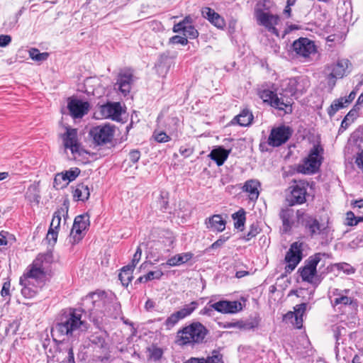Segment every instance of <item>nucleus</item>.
I'll return each mask as SVG.
<instances>
[{"label":"nucleus","instance_id":"f257e3e1","mask_svg":"<svg viewBox=\"0 0 363 363\" xmlns=\"http://www.w3.org/2000/svg\"><path fill=\"white\" fill-rule=\"evenodd\" d=\"M82 312L77 308L63 310L56 318L51 328V336L55 342L61 343L65 340L79 337L86 332L89 324L82 320Z\"/></svg>","mask_w":363,"mask_h":363},{"label":"nucleus","instance_id":"f03ea898","mask_svg":"<svg viewBox=\"0 0 363 363\" xmlns=\"http://www.w3.org/2000/svg\"><path fill=\"white\" fill-rule=\"evenodd\" d=\"M296 217L298 223L304 228L306 233H308L311 238L320 235L325 240L333 239V230L328 223H320L315 216L307 213L305 209L297 210Z\"/></svg>","mask_w":363,"mask_h":363},{"label":"nucleus","instance_id":"7ed1b4c3","mask_svg":"<svg viewBox=\"0 0 363 363\" xmlns=\"http://www.w3.org/2000/svg\"><path fill=\"white\" fill-rule=\"evenodd\" d=\"M308 81L300 78H290L283 80L280 85V91L279 95L283 99H286L290 103H286V114H291L293 112L294 96L296 98L303 95L306 91Z\"/></svg>","mask_w":363,"mask_h":363},{"label":"nucleus","instance_id":"20e7f679","mask_svg":"<svg viewBox=\"0 0 363 363\" xmlns=\"http://www.w3.org/2000/svg\"><path fill=\"white\" fill-rule=\"evenodd\" d=\"M207 333V329L201 323H193L177 332L176 343L180 346L201 343Z\"/></svg>","mask_w":363,"mask_h":363},{"label":"nucleus","instance_id":"39448f33","mask_svg":"<svg viewBox=\"0 0 363 363\" xmlns=\"http://www.w3.org/2000/svg\"><path fill=\"white\" fill-rule=\"evenodd\" d=\"M324 253H315L310 256L306 261L303 267H300L298 272L303 281L308 282L313 286H318L325 277V272L318 273L317 266L320 262Z\"/></svg>","mask_w":363,"mask_h":363},{"label":"nucleus","instance_id":"423d86ee","mask_svg":"<svg viewBox=\"0 0 363 363\" xmlns=\"http://www.w3.org/2000/svg\"><path fill=\"white\" fill-rule=\"evenodd\" d=\"M323 155V146L319 143L314 144L308 156L303 159V164L298 166V172L305 174L318 172L324 160Z\"/></svg>","mask_w":363,"mask_h":363},{"label":"nucleus","instance_id":"0eeeda50","mask_svg":"<svg viewBox=\"0 0 363 363\" xmlns=\"http://www.w3.org/2000/svg\"><path fill=\"white\" fill-rule=\"evenodd\" d=\"M294 56L302 62H308L311 55H315L317 48L314 41L308 38L301 37L294 40L291 46Z\"/></svg>","mask_w":363,"mask_h":363},{"label":"nucleus","instance_id":"6e6552de","mask_svg":"<svg viewBox=\"0 0 363 363\" xmlns=\"http://www.w3.org/2000/svg\"><path fill=\"white\" fill-rule=\"evenodd\" d=\"M308 186V182L303 180L294 182V184L289 187L290 194L286 196V201L289 206L301 205L306 202Z\"/></svg>","mask_w":363,"mask_h":363},{"label":"nucleus","instance_id":"1a4fd4ad","mask_svg":"<svg viewBox=\"0 0 363 363\" xmlns=\"http://www.w3.org/2000/svg\"><path fill=\"white\" fill-rule=\"evenodd\" d=\"M88 298H90L92 301L94 308L91 309L92 313H94V311H97L98 308L101 306L104 307V310H101L102 313H106L108 315H112L113 313H110V306L106 305L107 297L105 291H99L91 293L89 295ZM111 307H113L115 313L114 315L116 316L119 314L121 311V305L119 303L115 301L111 303Z\"/></svg>","mask_w":363,"mask_h":363},{"label":"nucleus","instance_id":"9d476101","mask_svg":"<svg viewBox=\"0 0 363 363\" xmlns=\"http://www.w3.org/2000/svg\"><path fill=\"white\" fill-rule=\"evenodd\" d=\"M89 225L90 221L88 213L76 216L70 232L69 242L73 245L78 244L84 236L83 231L86 230Z\"/></svg>","mask_w":363,"mask_h":363},{"label":"nucleus","instance_id":"9b49d317","mask_svg":"<svg viewBox=\"0 0 363 363\" xmlns=\"http://www.w3.org/2000/svg\"><path fill=\"white\" fill-rule=\"evenodd\" d=\"M114 127L110 125H98L92 128L89 135L93 143L96 146L104 145L110 143L114 135Z\"/></svg>","mask_w":363,"mask_h":363},{"label":"nucleus","instance_id":"f8f14e48","mask_svg":"<svg viewBox=\"0 0 363 363\" xmlns=\"http://www.w3.org/2000/svg\"><path fill=\"white\" fill-rule=\"evenodd\" d=\"M303 258L302 243L293 242L285 255L284 260L287 263L285 267L286 273L292 272Z\"/></svg>","mask_w":363,"mask_h":363},{"label":"nucleus","instance_id":"ddd939ff","mask_svg":"<svg viewBox=\"0 0 363 363\" xmlns=\"http://www.w3.org/2000/svg\"><path fill=\"white\" fill-rule=\"evenodd\" d=\"M62 139L65 149H69L74 157H79L85 152L78 142L76 128L67 127L66 132L62 135Z\"/></svg>","mask_w":363,"mask_h":363},{"label":"nucleus","instance_id":"4468645a","mask_svg":"<svg viewBox=\"0 0 363 363\" xmlns=\"http://www.w3.org/2000/svg\"><path fill=\"white\" fill-rule=\"evenodd\" d=\"M255 13L259 25L264 26L269 32L279 36V31L275 27L279 21V17L277 15L264 12L260 9H255Z\"/></svg>","mask_w":363,"mask_h":363},{"label":"nucleus","instance_id":"2eb2a0df","mask_svg":"<svg viewBox=\"0 0 363 363\" xmlns=\"http://www.w3.org/2000/svg\"><path fill=\"white\" fill-rule=\"evenodd\" d=\"M291 135L292 130L289 126L281 125L273 128L268 138V144L272 147H279L285 143Z\"/></svg>","mask_w":363,"mask_h":363},{"label":"nucleus","instance_id":"dca6fc26","mask_svg":"<svg viewBox=\"0 0 363 363\" xmlns=\"http://www.w3.org/2000/svg\"><path fill=\"white\" fill-rule=\"evenodd\" d=\"M39 260V259H35L21 277H26L27 280L35 279L37 283H45L46 272Z\"/></svg>","mask_w":363,"mask_h":363},{"label":"nucleus","instance_id":"f3484780","mask_svg":"<svg viewBox=\"0 0 363 363\" xmlns=\"http://www.w3.org/2000/svg\"><path fill=\"white\" fill-rule=\"evenodd\" d=\"M259 97L264 103H267L276 109L283 111L286 114V105H288L286 103H290V101H287V99H283L280 95L269 89L260 91Z\"/></svg>","mask_w":363,"mask_h":363},{"label":"nucleus","instance_id":"a211bd4d","mask_svg":"<svg viewBox=\"0 0 363 363\" xmlns=\"http://www.w3.org/2000/svg\"><path fill=\"white\" fill-rule=\"evenodd\" d=\"M67 108L70 115L74 118H80L88 113L90 105L88 101H83L77 99H69Z\"/></svg>","mask_w":363,"mask_h":363},{"label":"nucleus","instance_id":"6ab92c4d","mask_svg":"<svg viewBox=\"0 0 363 363\" xmlns=\"http://www.w3.org/2000/svg\"><path fill=\"white\" fill-rule=\"evenodd\" d=\"M350 61L347 59H342L337 61L336 63L331 65L328 69L330 73L328 75L330 82L333 80V84L335 83V79H341L345 76L349 72L347 71Z\"/></svg>","mask_w":363,"mask_h":363},{"label":"nucleus","instance_id":"aec40b11","mask_svg":"<svg viewBox=\"0 0 363 363\" xmlns=\"http://www.w3.org/2000/svg\"><path fill=\"white\" fill-rule=\"evenodd\" d=\"M19 284L22 286L21 292L26 298H33L38 293L45 283H33L31 280H27L26 277H20Z\"/></svg>","mask_w":363,"mask_h":363},{"label":"nucleus","instance_id":"412c9836","mask_svg":"<svg viewBox=\"0 0 363 363\" xmlns=\"http://www.w3.org/2000/svg\"><path fill=\"white\" fill-rule=\"evenodd\" d=\"M279 216L282 222V233H289L295 223L294 209L291 208H282L280 211Z\"/></svg>","mask_w":363,"mask_h":363},{"label":"nucleus","instance_id":"4be33fe9","mask_svg":"<svg viewBox=\"0 0 363 363\" xmlns=\"http://www.w3.org/2000/svg\"><path fill=\"white\" fill-rule=\"evenodd\" d=\"M133 82V74L130 72H124L119 74L116 84L123 96H125L130 93Z\"/></svg>","mask_w":363,"mask_h":363},{"label":"nucleus","instance_id":"5701e85b","mask_svg":"<svg viewBox=\"0 0 363 363\" xmlns=\"http://www.w3.org/2000/svg\"><path fill=\"white\" fill-rule=\"evenodd\" d=\"M101 112L104 117L117 120L121 115L122 108L120 103H108L101 106Z\"/></svg>","mask_w":363,"mask_h":363},{"label":"nucleus","instance_id":"b1692460","mask_svg":"<svg viewBox=\"0 0 363 363\" xmlns=\"http://www.w3.org/2000/svg\"><path fill=\"white\" fill-rule=\"evenodd\" d=\"M173 64V59L167 54H161L155 64V69L159 76L164 77Z\"/></svg>","mask_w":363,"mask_h":363},{"label":"nucleus","instance_id":"393cba45","mask_svg":"<svg viewBox=\"0 0 363 363\" xmlns=\"http://www.w3.org/2000/svg\"><path fill=\"white\" fill-rule=\"evenodd\" d=\"M69 206V201L68 199H66L63 201L62 206L55 211L53 213L50 228L57 230L60 225L61 217L63 216L65 220H66V218L68 217Z\"/></svg>","mask_w":363,"mask_h":363},{"label":"nucleus","instance_id":"a878e982","mask_svg":"<svg viewBox=\"0 0 363 363\" xmlns=\"http://www.w3.org/2000/svg\"><path fill=\"white\" fill-rule=\"evenodd\" d=\"M201 13L203 18L208 20L218 28H223L225 26L224 19L213 9L209 7H204L202 9Z\"/></svg>","mask_w":363,"mask_h":363},{"label":"nucleus","instance_id":"bb28decb","mask_svg":"<svg viewBox=\"0 0 363 363\" xmlns=\"http://www.w3.org/2000/svg\"><path fill=\"white\" fill-rule=\"evenodd\" d=\"M231 150H226L223 146H217L211 151L208 157L220 167L224 164Z\"/></svg>","mask_w":363,"mask_h":363},{"label":"nucleus","instance_id":"cd10ccee","mask_svg":"<svg viewBox=\"0 0 363 363\" xmlns=\"http://www.w3.org/2000/svg\"><path fill=\"white\" fill-rule=\"evenodd\" d=\"M205 223L208 229L222 232L225 228L226 221L220 214H215L206 219Z\"/></svg>","mask_w":363,"mask_h":363},{"label":"nucleus","instance_id":"c85d7f7f","mask_svg":"<svg viewBox=\"0 0 363 363\" xmlns=\"http://www.w3.org/2000/svg\"><path fill=\"white\" fill-rule=\"evenodd\" d=\"M74 201H86L90 196V191L88 185L84 183L78 184L72 191Z\"/></svg>","mask_w":363,"mask_h":363},{"label":"nucleus","instance_id":"c756f323","mask_svg":"<svg viewBox=\"0 0 363 363\" xmlns=\"http://www.w3.org/2000/svg\"><path fill=\"white\" fill-rule=\"evenodd\" d=\"M192 257L193 254L191 252L177 254L169 258L166 263H162L161 265L169 267L179 266L189 261Z\"/></svg>","mask_w":363,"mask_h":363},{"label":"nucleus","instance_id":"7c9ffc66","mask_svg":"<svg viewBox=\"0 0 363 363\" xmlns=\"http://www.w3.org/2000/svg\"><path fill=\"white\" fill-rule=\"evenodd\" d=\"M253 118L252 112L247 108H244L233 118L232 123H234L236 121V123L240 126H247L251 124Z\"/></svg>","mask_w":363,"mask_h":363},{"label":"nucleus","instance_id":"2f4dec72","mask_svg":"<svg viewBox=\"0 0 363 363\" xmlns=\"http://www.w3.org/2000/svg\"><path fill=\"white\" fill-rule=\"evenodd\" d=\"M184 363H223V361L221 355L215 354L206 358L191 357Z\"/></svg>","mask_w":363,"mask_h":363},{"label":"nucleus","instance_id":"473e14b6","mask_svg":"<svg viewBox=\"0 0 363 363\" xmlns=\"http://www.w3.org/2000/svg\"><path fill=\"white\" fill-rule=\"evenodd\" d=\"M134 268L132 266L126 265L124 266L119 273L118 278L123 286H128L129 283L132 281L133 272Z\"/></svg>","mask_w":363,"mask_h":363},{"label":"nucleus","instance_id":"72a5a7b5","mask_svg":"<svg viewBox=\"0 0 363 363\" xmlns=\"http://www.w3.org/2000/svg\"><path fill=\"white\" fill-rule=\"evenodd\" d=\"M259 183L255 180H248L245 182L243 189L250 193L251 199H257L259 196L258 186Z\"/></svg>","mask_w":363,"mask_h":363},{"label":"nucleus","instance_id":"f704fd0d","mask_svg":"<svg viewBox=\"0 0 363 363\" xmlns=\"http://www.w3.org/2000/svg\"><path fill=\"white\" fill-rule=\"evenodd\" d=\"M306 307L307 303H302L301 304L296 305L294 308V313H296V323H294V325L298 329L302 327L303 315L306 310Z\"/></svg>","mask_w":363,"mask_h":363},{"label":"nucleus","instance_id":"c9c22d12","mask_svg":"<svg viewBox=\"0 0 363 363\" xmlns=\"http://www.w3.org/2000/svg\"><path fill=\"white\" fill-rule=\"evenodd\" d=\"M232 218L235 220V228L240 230H242L246 220L245 210L243 208H240L232 215Z\"/></svg>","mask_w":363,"mask_h":363},{"label":"nucleus","instance_id":"e433bc0d","mask_svg":"<svg viewBox=\"0 0 363 363\" xmlns=\"http://www.w3.org/2000/svg\"><path fill=\"white\" fill-rule=\"evenodd\" d=\"M333 267L336 268L339 271H342L345 274L348 275L353 274L356 271L354 267L346 262L335 263L328 266L326 269L329 272L331 271Z\"/></svg>","mask_w":363,"mask_h":363},{"label":"nucleus","instance_id":"4c0bfd02","mask_svg":"<svg viewBox=\"0 0 363 363\" xmlns=\"http://www.w3.org/2000/svg\"><path fill=\"white\" fill-rule=\"evenodd\" d=\"M347 106L346 104L344 103L343 99L340 97L337 99H335L333 101L331 105L328 108L327 112L330 118H333L335 113L341 108Z\"/></svg>","mask_w":363,"mask_h":363},{"label":"nucleus","instance_id":"58836bf2","mask_svg":"<svg viewBox=\"0 0 363 363\" xmlns=\"http://www.w3.org/2000/svg\"><path fill=\"white\" fill-rule=\"evenodd\" d=\"M198 306L199 303L197 301H191L190 303L184 305V306L179 311H177V313L179 314L181 318L184 319L190 315Z\"/></svg>","mask_w":363,"mask_h":363},{"label":"nucleus","instance_id":"ea45409f","mask_svg":"<svg viewBox=\"0 0 363 363\" xmlns=\"http://www.w3.org/2000/svg\"><path fill=\"white\" fill-rule=\"evenodd\" d=\"M30 57L36 62H43L48 60L49 57L48 52H40L39 50L35 48H31L28 50Z\"/></svg>","mask_w":363,"mask_h":363},{"label":"nucleus","instance_id":"a19ab883","mask_svg":"<svg viewBox=\"0 0 363 363\" xmlns=\"http://www.w3.org/2000/svg\"><path fill=\"white\" fill-rule=\"evenodd\" d=\"M182 320L179 314L177 313V311L171 314L164 321L163 325L165 327L166 330H171L172 328H174L178 322Z\"/></svg>","mask_w":363,"mask_h":363},{"label":"nucleus","instance_id":"79ce46f5","mask_svg":"<svg viewBox=\"0 0 363 363\" xmlns=\"http://www.w3.org/2000/svg\"><path fill=\"white\" fill-rule=\"evenodd\" d=\"M225 306L226 313H235L242 308L241 303L238 301H230L225 300Z\"/></svg>","mask_w":363,"mask_h":363},{"label":"nucleus","instance_id":"37998d69","mask_svg":"<svg viewBox=\"0 0 363 363\" xmlns=\"http://www.w3.org/2000/svg\"><path fill=\"white\" fill-rule=\"evenodd\" d=\"M65 180L68 184L73 182L80 174L81 170L78 167L70 168L68 170L62 172Z\"/></svg>","mask_w":363,"mask_h":363},{"label":"nucleus","instance_id":"c03bdc74","mask_svg":"<svg viewBox=\"0 0 363 363\" xmlns=\"http://www.w3.org/2000/svg\"><path fill=\"white\" fill-rule=\"evenodd\" d=\"M191 18L190 16H186L182 21L174 26L173 31L174 33H180L188 27V26H191Z\"/></svg>","mask_w":363,"mask_h":363},{"label":"nucleus","instance_id":"a18cd8bd","mask_svg":"<svg viewBox=\"0 0 363 363\" xmlns=\"http://www.w3.org/2000/svg\"><path fill=\"white\" fill-rule=\"evenodd\" d=\"M67 182L62 174V173H57L56 174L54 181H53V187L59 189H63L64 187H66L68 185V182H66L65 184H62V182Z\"/></svg>","mask_w":363,"mask_h":363},{"label":"nucleus","instance_id":"49530a36","mask_svg":"<svg viewBox=\"0 0 363 363\" xmlns=\"http://www.w3.org/2000/svg\"><path fill=\"white\" fill-rule=\"evenodd\" d=\"M10 288L11 282L9 280H8L3 284V286L1 291V296L4 298L7 303H9L11 300Z\"/></svg>","mask_w":363,"mask_h":363},{"label":"nucleus","instance_id":"de8ad7c7","mask_svg":"<svg viewBox=\"0 0 363 363\" xmlns=\"http://www.w3.org/2000/svg\"><path fill=\"white\" fill-rule=\"evenodd\" d=\"M184 35L187 38L195 39L199 36V32L192 25L188 26L184 30Z\"/></svg>","mask_w":363,"mask_h":363},{"label":"nucleus","instance_id":"09e8293b","mask_svg":"<svg viewBox=\"0 0 363 363\" xmlns=\"http://www.w3.org/2000/svg\"><path fill=\"white\" fill-rule=\"evenodd\" d=\"M259 232L260 229L257 223H252L250 227L248 233L245 236V240H250L252 238H255Z\"/></svg>","mask_w":363,"mask_h":363},{"label":"nucleus","instance_id":"8fccbe9b","mask_svg":"<svg viewBox=\"0 0 363 363\" xmlns=\"http://www.w3.org/2000/svg\"><path fill=\"white\" fill-rule=\"evenodd\" d=\"M58 232L54 228H50L46 235V240L50 245H55L57 240Z\"/></svg>","mask_w":363,"mask_h":363},{"label":"nucleus","instance_id":"3c124183","mask_svg":"<svg viewBox=\"0 0 363 363\" xmlns=\"http://www.w3.org/2000/svg\"><path fill=\"white\" fill-rule=\"evenodd\" d=\"M259 325V323L257 320H241V326L240 329L245 330H253L255 328H257Z\"/></svg>","mask_w":363,"mask_h":363},{"label":"nucleus","instance_id":"603ef678","mask_svg":"<svg viewBox=\"0 0 363 363\" xmlns=\"http://www.w3.org/2000/svg\"><path fill=\"white\" fill-rule=\"evenodd\" d=\"M163 276L162 270L150 271L145 275V281H151L153 279H160Z\"/></svg>","mask_w":363,"mask_h":363},{"label":"nucleus","instance_id":"864d4df0","mask_svg":"<svg viewBox=\"0 0 363 363\" xmlns=\"http://www.w3.org/2000/svg\"><path fill=\"white\" fill-rule=\"evenodd\" d=\"M155 140L158 143H166L170 140V137L166 134L164 131L156 132L153 133Z\"/></svg>","mask_w":363,"mask_h":363},{"label":"nucleus","instance_id":"5fc2aeb1","mask_svg":"<svg viewBox=\"0 0 363 363\" xmlns=\"http://www.w3.org/2000/svg\"><path fill=\"white\" fill-rule=\"evenodd\" d=\"M150 357L155 361L160 360L163 354V350L157 347H153L152 349H150Z\"/></svg>","mask_w":363,"mask_h":363},{"label":"nucleus","instance_id":"6e6d98bb","mask_svg":"<svg viewBox=\"0 0 363 363\" xmlns=\"http://www.w3.org/2000/svg\"><path fill=\"white\" fill-rule=\"evenodd\" d=\"M352 302L351 298L347 296H341L340 297H337L333 300V303L335 305L343 304L345 306L350 305Z\"/></svg>","mask_w":363,"mask_h":363},{"label":"nucleus","instance_id":"4d7b16f0","mask_svg":"<svg viewBox=\"0 0 363 363\" xmlns=\"http://www.w3.org/2000/svg\"><path fill=\"white\" fill-rule=\"evenodd\" d=\"M229 239V236H225L224 235L220 236L219 239H218L216 242H214L208 250H213L217 249L221 247Z\"/></svg>","mask_w":363,"mask_h":363},{"label":"nucleus","instance_id":"13d9d810","mask_svg":"<svg viewBox=\"0 0 363 363\" xmlns=\"http://www.w3.org/2000/svg\"><path fill=\"white\" fill-rule=\"evenodd\" d=\"M35 259H39V261H40V264L43 266L44 262L50 263L52 261V255L51 252L39 254Z\"/></svg>","mask_w":363,"mask_h":363},{"label":"nucleus","instance_id":"bf43d9fd","mask_svg":"<svg viewBox=\"0 0 363 363\" xmlns=\"http://www.w3.org/2000/svg\"><path fill=\"white\" fill-rule=\"evenodd\" d=\"M141 255H142V250L140 249V247H138L135 252V254L133 255V257L132 259V261H131V263L129 264L128 265L129 266H132V268H135L136 264L139 262V261L140 260V258H141Z\"/></svg>","mask_w":363,"mask_h":363},{"label":"nucleus","instance_id":"052dcab7","mask_svg":"<svg viewBox=\"0 0 363 363\" xmlns=\"http://www.w3.org/2000/svg\"><path fill=\"white\" fill-rule=\"evenodd\" d=\"M169 42L172 44H180L185 45L188 43V40L186 37L179 35H174L169 39Z\"/></svg>","mask_w":363,"mask_h":363},{"label":"nucleus","instance_id":"680f3d73","mask_svg":"<svg viewBox=\"0 0 363 363\" xmlns=\"http://www.w3.org/2000/svg\"><path fill=\"white\" fill-rule=\"evenodd\" d=\"M359 105H357L356 104L353 108H352L345 116L350 122H353V121L358 116V111L359 109Z\"/></svg>","mask_w":363,"mask_h":363},{"label":"nucleus","instance_id":"e2e57ef3","mask_svg":"<svg viewBox=\"0 0 363 363\" xmlns=\"http://www.w3.org/2000/svg\"><path fill=\"white\" fill-rule=\"evenodd\" d=\"M212 308H214L215 311L221 313H226L225 306V300L219 301L212 304Z\"/></svg>","mask_w":363,"mask_h":363},{"label":"nucleus","instance_id":"0e129e2a","mask_svg":"<svg viewBox=\"0 0 363 363\" xmlns=\"http://www.w3.org/2000/svg\"><path fill=\"white\" fill-rule=\"evenodd\" d=\"M25 10V7H22L16 15L11 18V21L9 22V27L10 28H13L18 23L20 16L23 14Z\"/></svg>","mask_w":363,"mask_h":363},{"label":"nucleus","instance_id":"69168bd1","mask_svg":"<svg viewBox=\"0 0 363 363\" xmlns=\"http://www.w3.org/2000/svg\"><path fill=\"white\" fill-rule=\"evenodd\" d=\"M129 160L133 162V163H136L138 162V160H140V152L138 150H132L130 152H129Z\"/></svg>","mask_w":363,"mask_h":363},{"label":"nucleus","instance_id":"338daca9","mask_svg":"<svg viewBox=\"0 0 363 363\" xmlns=\"http://www.w3.org/2000/svg\"><path fill=\"white\" fill-rule=\"evenodd\" d=\"M346 216V224L350 226L356 225V224H354V222L357 220V216L354 215V213L352 211H349L347 213Z\"/></svg>","mask_w":363,"mask_h":363},{"label":"nucleus","instance_id":"774afa93","mask_svg":"<svg viewBox=\"0 0 363 363\" xmlns=\"http://www.w3.org/2000/svg\"><path fill=\"white\" fill-rule=\"evenodd\" d=\"M11 42V37L9 35H0V47L4 48Z\"/></svg>","mask_w":363,"mask_h":363}]
</instances>
